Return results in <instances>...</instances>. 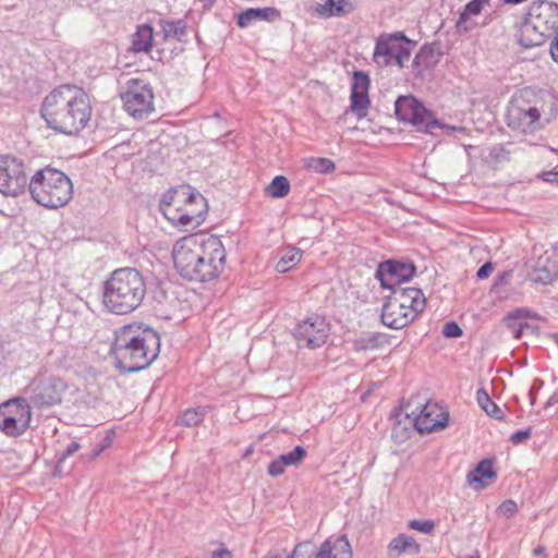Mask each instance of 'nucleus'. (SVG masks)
<instances>
[{
  "label": "nucleus",
  "mask_w": 558,
  "mask_h": 558,
  "mask_svg": "<svg viewBox=\"0 0 558 558\" xmlns=\"http://www.w3.org/2000/svg\"><path fill=\"white\" fill-rule=\"evenodd\" d=\"M178 274L194 282L210 281L222 272L226 250L219 236L198 232L182 236L172 248Z\"/></svg>",
  "instance_id": "nucleus-1"
},
{
  "label": "nucleus",
  "mask_w": 558,
  "mask_h": 558,
  "mask_svg": "<svg viewBox=\"0 0 558 558\" xmlns=\"http://www.w3.org/2000/svg\"><path fill=\"white\" fill-rule=\"evenodd\" d=\"M39 112L49 129L65 135H77L90 120L92 106L82 88L64 84L45 96Z\"/></svg>",
  "instance_id": "nucleus-2"
},
{
  "label": "nucleus",
  "mask_w": 558,
  "mask_h": 558,
  "mask_svg": "<svg viewBox=\"0 0 558 558\" xmlns=\"http://www.w3.org/2000/svg\"><path fill=\"white\" fill-rule=\"evenodd\" d=\"M147 292L144 276L135 268H120L102 283V305L112 314L126 315L142 304Z\"/></svg>",
  "instance_id": "nucleus-3"
},
{
  "label": "nucleus",
  "mask_w": 558,
  "mask_h": 558,
  "mask_svg": "<svg viewBox=\"0 0 558 558\" xmlns=\"http://www.w3.org/2000/svg\"><path fill=\"white\" fill-rule=\"evenodd\" d=\"M27 191L38 205L57 209L70 202L73 195V185L64 172L46 167L37 170L31 177Z\"/></svg>",
  "instance_id": "nucleus-4"
},
{
  "label": "nucleus",
  "mask_w": 558,
  "mask_h": 558,
  "mask_svg": "<svg viewBox=\"0 0 558 558\" xmlns=\"http://www.w3.org/2000/svg\"><path fill=\"white\" fill-rule=\"evenodd\" d=\"M542 98L532 89L524 88L514 94L509 101L506 121L514 131L530 134L541 128Z\"/></svg>",
  "instance_id": "nucleus-5"
},
{
  "label": "nucleus",
  "mask_w": 558,
  "mask_h": 558,
  "mask_svg": "<svg viewBox=\"0 0 558 558\" xmlns=\"http://www.w3.org/2000/svg\"><path fill=\"white\" fill-rule=\"evenodd\" d=\"M395 114L401 122L412 124L417 132L435 134L436 129L442 133L464 132L463 126H452L438 120L432 110L427 109L418 99L409 95L399 96L395 101Z\"/></svg>",
  "instance_id": "nucleus-6"
},
{
  "label": "nucleus",
  "mask_w": 558,
  "mask_h": 558,
  "mask_svg": "<svg viewBox=\"0 0 558 558\" xmlns=\"http://www.w3.org/2000/svg\"><path fill=\"white\" fill-rule=\"evenodd\" d=\"M69 386L60 376L41 367L25 388L27 403L37 410H47L61 404Z\"/></svg>",
  "instance_id": "nucleus-7"
},
{
  "label": "nucleus",
  "mask_w": 558,
  "mask_h": 558,
  "mask_svg": "<svg viewBox=\"0 0 558 558\" xmlns=\"http://www.w3.org/2000/svg\"><path fill=\"white\" fill-rule=\"evenodd\" d=\"M161 340L157 330L151 327L141 336L136 347L123 350L114 359V366L121 373H136L147 368L160 352Z\"/></svg>",
  "instance_id": "nucleus-8"
},
{
  "label": "nucleus",
  "mask_w": 558,
  "mask_h": 558,
  "mask_svg": "<svg viewBox=\"0 0 558 558\" xmlns=\"http://www.w3.org/2000/svg\"><path fill=\"white\" fill-rule=\"evenodd\" d=\"M415 46L416 41L403 32L383 33L376 39L373 60L381 66L397 65L402 69Z\"/></svg>",
  "instance_id": "nucleus-9"
},
{
  "label": "nucleus",
  "mask_w": 558,
  "mask_h": 558,
  "mask_svg": "<svg viewBox=\"0 0 558 558\" xmlns=\"http://www.w3.org/2000/svg\"><path fill=\"white\" fill-rule=\"evenodd\" d=\"M123 109L134 119H146L155 111L154 88L147 81L135 77L125 82L120 92Z\"/></svg>",
  "instance_id": "nucleus-10"
},
{
  "label": "nucleus",
  "mask_w": 558,
  "mask_h": 558,
  "mask_svg": "<svg viewBox=\"0 0 558 558\" xmlns=\"http://www.w3.org/2000/svg\"><path fill=\"white\" fill-rule=\"evenodd\" d=\"M32 407L24 397H14L0 403V432L9 437H20L31 426Z\"/></svg>",
  "instance_id": "nucleus-11"
},
{
  "label": "nucleus",
  "mask_w": 558,
  "mask_h": 558,
  "mask_svg": "<svg viewBox=\"0 0 558 558\" xmlns=\"http://www.w3.org/2000/svg\"><path fill=\"white\" fill-rule=\"evenodd\" d=\"M24 161L13 155H0V193L16 197L28 190Z\"/></svg>",
  "instance_id": "nucleus-12"
},
{
  "label": "nucleus",
  "mask_w": 558,
  "mask_h": 558,
  "mask_svg": "<svg viewBox=\"0 0 558 558\" xmlns=\"http://www.w3.org/2000/svg\"><path fill=\"white\" fill-rule=\"evenodd\" d=\"M330 333V324L324 316L311 315L300 320L293 331L299 348L317 349L324 345Z\"/></svg>",
  "instance_id": "nucleus-13"
},
{
  "label": "nucleus",
  "mask_w": 558,
  "mask_h": 558,
  "mask_svg": "<svg viewBox=\"0 0 558 558\" xmlns=\"http://www.w3.org/2000/svg\"><path fill=\"white\" fill-rule=\"evenodd\" d=\"M415 275L416 266L413 260L391 258L378 264L375 277L381 288L389 290L412 280Z\"/></svg>",
  "instance_id": "nucleus-14"
},
{
  "label": "nucleus",
  "mask_w": 558,
  "mask_h": 558,
  "mask_svg": "<svg viewBox=\"0 0 558 558\" xmlns=\"http://www.w3.org/2000/svg\"><path fill=\"white\" fill-rule=\"evenodd\" d=\"M369 87L371 78L368 73L362 70L354 71L351 82L350 106L345 109L344 114L351 111L359 120L367 116V110L371 106Z\"/></svg>",
  "instance_id": "nucleus-15"
},
{
  "label": "nucleus",
  "mask_w": 558,
  "mask_h": 558,
  "mask_svg": "<svg viewBox=\"0 0 558 558\" xmlns=\"http://www.w3.org/2000/svg\"><path fill=\"white\" fill-rule=\"evenodd\" d=\"M421 412L414 417V427L420 434L444 429L449 423V412L429 402L420 405Z\"/></svg>",
  "instance_id": "nucleus-16"
},
{
  "label": "nucleus",
  "mask_w": 558,
  "mask_h": 558,
  "mask_svg": "<svg viewBox=\"0 0 558 558\" xmlns=\"http://www.w3.org/2000/svg\"><path fill=\"white\" fill-rule=\"evenodd\" d=\"M527 16L535 20V24L547 35L553 37L558 31V3L548 0L533 2L527 11Z\"/></svg>",
  "instance_id": "nucleus-17"
},
{
  "label": "nucleus",
  "mask_w": 558,
  "mask_h": 558,
  "mask_svg": "<svg viewBox=\"0 0 558 558\" xmlns=\"http://www.w3.org/2000/svg\"><path fill=\"white\" fill-rule=\"evenodd\" d=\"M417 315L411 310L401 307L388 296H385L380 313V322L390 329H402L410 325Z\"/></svg>",
  "instance_id": "nucleus-18"
},
{
  "label": "nucleus",
  "mask_w": 558,
  "mask_h": 558,
  "mask_svg": "<svg viewBox=\"0 0 558 558\" xmlns=\"http://www.w3.org/2000/svg\"><path fill=\"white\" fill-rule=\"evenodd\" d=\"M389 290L391 293L387 296L401 307L413 311L415 315L421 314L425 310L426 299L421 289L414 287L403 288L400 286Z\"/></svg>",
  "instance_id": "nucleus-19"
},
{
  "label": "nucleus",
  "mask_w": 558,
  "mask_h": 558,
  "mask_svg": "<svg viewBox=\"0 0 558 558\" xmlns=\"http://www.w3.org/2000/svg\"><path fill=\"white\" fill-rule=\"evenodd\" d=\"M148 326L142 324H132L121 327L114 333V340L111 343L110 352L113 357L123 350H131L138 343L141 336L145 333Z\"/></svg>",
  "instance_id": "nucleus-20"
},
{
  "label": "nucleus",
  "mask_w": 558,
  "mask_h": 558,
  "mask_svg": "<svg viewBox=\"0 0 558 558\" xmlns=\"http://www.w3.org/2000/svg\"><path fill=\"white\" fill-rule=\"evenodd\" d=\"M497 478V472L494 469L492 459L481 460L466 474V484L474 490H482L494 483Z\"/></svg>",
  "instance_id": "nucleus-21"
},
{
  "label": "nucleus",
  "mask_w": 558,
  "mask_h": 558,
  "mask_svg": "<svg viewBox=\"0 0 558 558\" xmlns=\"http://www.w3.org/2000/svg\"><path fill=\"white\" fill-rule=\"evenodd\" d=\"M281 19V11L275 7L248 8L235 15L236 26L246 28L255 22L274 23Z\"/></svg>",
  "instance_id": "nucleus-22"
},
{
  "label": "nucleus",
  "mask_w": 558,
  "mask_h": 558,
  "mask_svg": "<svg viewBox=\"0 0 558 558\" xmlns=\"http://www.w3.org/2000/svg\"><path fill=\"white\" fill-rule=\"evenodd\" d=\"M192 201H198L203 203V195L189 184L173 186L162 193L159 199L158 209L174 205L187 204Z\"/></svg>",
  "instance_id": "nucleus-23"
},
{
  "label": "nucleus",
  "mask_w": 558,
  "mask_h": 558,
  "mask_svg": "<svg viewBox=\"0 0 558 558\" xmlns=\"http://www.w3.org/2000/svg\"><path fill=\"white\" fill-rule=\"evenodd\" d=\"M517 37L519 45L524 48L542 46L547 39L553 38L551 35H547V32L538 28L535 20L527 16V13L520 25Z\"/></svg>",
  "instance_id": "nucleus-24"
},
{
  "label": "nucleus",
  "mask_w": 558,
  "mask_h": 558,
  "mask_svg": "<svg viewBox=\"0 0 558 558\" xmlns=\"http://www.w3.org/2000/svg\"><path fill=\"white\" fill-rule=\"evenodd\" d=\"M306 456V449L301 445H296L292 451L282 453L272 460L267 466V473L272 477L282 475L286 468L299 466Z\"/></svg>",
  "instance_id": "nucleus-25"
},
{
  "label": "nucleus",
  "mask_w": 558,
  "mask_h": 558,
  "mask_svg": "<svg viewBox=\"0 0 558 558\" xmlns=\"http://www.w3.org/2000/svg\"><path fill=\"white\" fill-rule=\"evenodd\" d=\"M523 318L542 320V316L539 314L525 307L515 308L502 318L505 326L512 332L513 338L517 340L522 338L525 327H530L529 323L521 322Z\"/></svg>",
  "instance_id": "nucleus-26"
},
{
  "label": "nucleus",
  "mask_w": 558,
  "mask_h": 558,
  "mask_svg": "<svg viewBox=\"0 0 558 558\" xmlns=\"http://www.w3.org/2000/svg\"><path fill=\"white\" fill-rule=\"evenodd\" d=\"M437 43L424 44L421 46L412 62L413 70L417 73H423L424 71L434 68L439 61L438 56H440L437 51Z\"/></svg>",
  "instance_id": "nucleus-27"
},
{
  "label": "nucleus",
  "mask_w": 558,
  "mask_h": 558,
  "mask_svg": "<svg viewBox=\"0 0 558 558\" xmlns=\"http://www.w3.org/2000/svg\"><path fill=\"white\" fill-rule=\"evenodd\" d=\"M389 343V336L383 332H362L353 340L355 351L376 350Z\"/></svg>",
  "instance_id": "nucleus-28"
},
{
  "label": "nucleus",
  "mask_w": 558,
  "mask_h": 558,
  "mask_svg": "<svg viewBox=\"0 0 558 558\" xmlns=\"http://www.w3.org/2000/svg\"><path fill=\"white\" fill-rule=\"evenodd\" d=\"M159 26L163 34V40L175 38L178 41L185 43L187 36V23L184 19L179 20H159Z\"/></svg>",
  "instance_id": "nucleus-29"
},
{
  "label": "nucleus",
  "mask_w": 558,
  "mask_h": 558,
  "mask_svg": "<svg viewBox=\"0 0 558 558\" xmlns=\"http://www.w3.org/2000/svg\"><path fill=\"white\" fill-rule=\"evenodd\" d=\"M154 29L150 24L137 26L136 32L132 35V50L136 53L148 52L153 47Z\"/></svg>",
  "instance_id": "nucleus-30"
},
{
  "label": "nucleus",
  "mask_w": 558,
  "mask_h": 558,
  "mask_svg": "<svg viewBox=\"0 0 558 558\" xmlns=\"http://www.w3.org/2000/svg\"><path fill=\"white\" fill-rule=\"evenodd\" d=\"M390 551H396L397 556L401 554L417 555L421 551V545L412 537L407 534H399L392 538L388 545Z\"/></svg>",
  "instance_id": "nucleus-31"
},
{
  "label": "nucleus",
  "mask_w": 558,
  "mask_h": 558,
  "mask_svg": "<svg viewBox=\"0 0 558 558\" xmlns=\"http://www.w3.org/2000/svg\"><path fill=\"white\" fill-rule=\"evenodd\" d=\"M352 11L353 4L349 0H326L317 8V12L325 17L343 16Z\"/></svg>",
  "instance_id": "nucleus-32"
},
{
  "label": "nucleus",
  "mask_w": 558,
  "mask_h": 558,
  "mask_svg": "<svg viewBox=\"0 0 558 558\" xmlns=\"http://www.w3.org/2000/svg\"><path fill=\"white\" fill-rule=\"evenodd\" d=\"M186 208H183V215H187L191 217L190 226L192 228H197L201 226L207 215L208 205L206 198L203 196V203L198 201H192L187 204H183Z\"/></svg>",
  "instance_id": "nucleus-33"
},
{
  "label": "nucleus",
  "mask_w": 558,
  "mask_h": 558,
  "mask_svg": "<svg viewBox=\"0 0 558 558\" xmlns=\"http://www.w3.org/2000/svg\"><path fill=\"white\" fill-rule=\"evenodd\" d=\"M303 251L298 247L289 246L281 253L280 259L276 264V270L280 274L288 272L296 266L302 259Z\"/></svg>",
  "instance_id": "nucleus-34"
},
{
  "label": "nucleus",
  "mask_w": 558,
  "mask_h": 558,
  "mask_svg": "<svg viewBox=\"0 0 558 558\" xmlns=\"http://www.w3.org/2000/svg\"><path fill=\"white\" fill-rule=\"evenodd\" d=\"M290 181L286 175H276L265 189L267 196L271 198H283L290 192Z\"/></svg>",
  "instance_id": "nucleus-35"
},
{
  "label": "nucleus",
  "mask_w": 558,
  "mask_h": 558,
  "mask_svg": "<svg viewBox=\"0 0 558 558\" xmlns=\"http://www.w3.org/2000/svg\"><path fill=\"white\" fill-rule=\"evenodd\" d=\"M159 211L174 227L190 226L191 217L187 215H183L182 205H174V206H169V207H165V208H159Z\"/></svg>",
  "instance_id": "nucleus-36"
},
{
  "label": "nucleus",
  "mask_w": 558,
  "mask_h": 558,
  "mask_svg": "<svg viewBox=\"0 0 558 558\" xmlns=\"http://www.w3.org/2000/svg\"><path fill=\"white\" fill-rule=\"evenodd\" d=\"M485 161L493 166L510 161V151L502 144L495 145L488 149Z\"/></svg>",
  "instance_id": "nucleus-37"
},
{
  "label": "nucleus",
  "mask_w": 558,
  "mask_h": 558,
  "mask_svg": "<svg viewBox=\"0 0 558 558\" xmlns=\"http://www.w3.org/2000/svg\"><path fill=\"white\" fill-rule=\"evenodd\" d=\"M205 412L202 408L185 410L179 417V424L186 427L197 426L204 421Z\"/></svg>",
  "instance_id": "nucleus-38"
},
{
  "label": "nucleus",
  "mask_w": 558,
  "mask_h": 558,
  "mask_svg": "<svg viewBox=\"0 0 558 558\" xmlns=\"http://www.w3.org/2000/svg\"><path fill=\"white\" fill-rule=\"evenodd\" d=\"M331 546L332 550H336L333 558H353L352 548L347 534L338 536L335 542H331Z\"/></svg>",
  "instance_id": "nucleus-39"
},
{
  "label": "nucleus",
  "mask_w": 558,
  "mask_h": 558,
  "mask_svg": "<svg viewBox=\"0 0 558 558\" xmlns=\"http://www.w3.org/2000/svg\"><path fill=\"white\" fill-rule=\"evenodd\" d=\"M409 527L424 534H429L435 529V522L433 520L413 519L409 522Z\"/></svg>",
  "instance_id": "nucleus-40"
},
{
  "label": "nucleus",
  "mask_w": 558,
  "mask_h": 558,
  "mask_svg": "<svg viewBox=\"0 0 558 558\" xmlns=\"http://www.w3.org/2000/svg\"><path fill=\"white\" fill-rule=\"evenodd\" d=\"M313 168L317 173L328 174L335 171L336 166L331 159L317 158L314 160Z\"/></svg>",
  "instance_id": "nucleus-41"
},
{
  "label": "nucleus",
  "mask_w": 558,
  "mask_h": 558,
  "mask_svg": "<svg viewBox=\"0 0 558 558\" xmlns=\"http://www.w3.org/2000/svg\"><path fill=\"white\" fill-rule=\"evenodd\" d=\"M463 335V329L454 320L445 323L442 327V336L445 338H460Z\"/></svg>",
  "instance_id": "nucleus-42"
},
{
  "label": "nucleus",
  "mask_w": 558,
  "mask_h": 558,
  "mask_svg": "<svg viewBox=\"0 0 558 558\" xmlns=\"http://www.w3.org/2000/svg\"><path fill=\"white\" fill-rule=\"evenodd\" d=\"M497 511L506 518H512L518 512L517 502L512 499H506L499 505Z\"/></svg>",
  "instance_id": "nucleus-43"
},
{
  "label": "nucleus",
  "mask_w": 558,
  "mask_h": 558,
  "mask_svg": "<svg viewBox=\"0 0 558 558\" xmlns=\"http://www.w3.org/2000/svg\"><path fill=\"white\" fill-rule=\"evenodd\" d=\"M558 278L557 274L550 272L547 268H538L536 269V277L534 278V282L542 284H550Z\"/></svg>",
  "instance_id": "nucleus-44"
},
{
  "label": "nucleus",
  "mask_w": 558,
  "mask_h": 558,
  "mask_svg": "<svg viewBox=\"0 0 558 558\" xmlns=\"http://www.w3.org/2000/svg\"><path fill=\"white\" fill-rule=\"evenodd\" d=\"M313 547V543L311 541L301 542L295 545L292 553L288 558H305L308 556V550Z\"/></svg>",
  "instance_id": "nucleus-45"
},
{
  "label": "nucleus",
  "mask_w": 558,
  "mask_h": 558,
  "mask_svg": "<svg viewBox=\"0 0 558 558\" xmlns=\"http://www.w3.org/2000/svg\"><path fill=\"white\" fill-rule=\"evenodd\" d=\"M513 275V270H504L502 272L498 274L494 280V283L490 288V292L497 293L498 289L505 284L508 283V281L511 279Z\"/></svg>",
  "instance_id": "nucleus-46"
},
{
  "label": "nucleus",
  "mask_w": 558,
  "mask_h": 558,
  "mask_svg": "<svg viewBox=\"0 0 558 558\" xmlns=\"http://www.w3.org/2000/svg\"><path fill=\"white\" fill-rule=\"evenodd\" d=\"M332 557V546L331 538H327L323 542L320 547L314 555H308V558H331Z\"/></svg>",
  "instance_id": "nucleus-47"
},
{
  "label": "nucleus",
  "mask_w": 558,
  "mask_h": 558,
  "mask_svg": "<svg viewBox=\"0 0 558 558\" xmlns=\"http://www.w3.org/2000/svg\"><path fill=\"white\" fill-rule=\"evenodd\" d=\"M485 4H489V0H471L464 5L465 13L469 15H478Z\"/></svg>",
  "instance_id": "nucleus-48"
},
{
  "label": "nucleus",
  "mask_w": 558,
  "mask_h": 558,
  "mask_svg": "<svg viewBox=\"0 0 558 558\" xmlns=\"http://www.w3.org/2000/svg\"><path fill=\"white\" fill-rule=\"evenodd\" d=\"M532 435V427H527L525 429H519L511 434L510 441L514 445L521 444L524 440L529 439Z\"/></svg>",
  "instance_id": "nucleus-49"
},
{
  "label": "nucleus",
  "mask_w": 558,
  "mask_h": 558,
  "mask_svg": "<svg viewBox=\"0 0 558 558\" xmlns=\"http://www.w3.org/2000/svg\"><path fill=\"white\" fill-rule=\"evenodd\" d=\"M485 413L497 421H506L504 411L494 401L485 409Z\"/></svg>",
  "instance_id": "nucleus-50"
},
{
  "label": "nucleus",
  "mask_w": 558,
  "mask_h": 558,
  "mask_svg": "<svg viewBox=\"0 0 558 558\" xmlns=\"http://www.w3.org/2000/svg\"><path fill=\"white\" fill-rule=\"evenodd\" d=\"M80 448L81 445L77 441L73 440L66 446V448L63 451L57 453V457L60 459V461H65L69 457L77 452Z\"/></svg>",
  "instance_id": "nucleus-51"
},
{
  "label": "nucleus",
  "mask_w": 558,
  "mask_h": 558,
  "mask_svg": "<svg viewBox=\"0 0 558 558\" xmlns=\"http://www.w3.org/2000/svg\"><path fill=\"white\" fill-rule=\"evenodd\" d=\"M494 270V264L492 262L484 263L476 271V278L478 280L486 279L490 276Z\"/></svg>",
  "instance_id": "nucleus-52"
},
{
  "label": "nucleus",
  "mask_w": 558,
  "mask_h": 558,
  "mask_svg": "<svg viewBox=\"0 0 558 558\" xmlns=\"http://www.w3.org/2000/svg\"><path fill=\"white\" fill-rule=\"evenodd\" d=\"M476 400H477V403L478 405L485 411V409H487V407L490 404V402L493 401L489 397V395L486 392V390L484 388H480L476 392Z\"/></svg>",
  "instance_id": "nucleus-53"
},
{
  "label": "nucleus",
  "mask_w": 558,
  "mask_h": 558,
  "mask_svg": "<svg viewBox=\"0 0 558 558\" xmlns=\"http://www.w3.org/2000/svg\"><path fill=\"white\" fill-rule=\"evenodd\" d=\"M113 435L114 433L113 432H109L107 433L106 436H104L99 442H97L95 446L98 448V450H100L101 452H104L106 449H108L109 447H111L112 442H113Z\"/></svg>",
  "instance_id": "nucleus-54"
},
{
  "label": "nucleus",
  "mask_w": 558,
  "mask_h": 558,
  "mask_svg": "<svg viewBox=\"0 0 558 558\" xmlns=\"http://www.w3.org/2000/svg\"><path fill=\"white\" fill-rule=\"evenodd\" d=\"M539 178L547 183L558 185V170L544 171L542 174H539Z\"/></svg>",
  "instance_id": "nucleus-55"
},
{
  "label": "nucleus",
  "mask_w": 558,
  "mask_h": 558,
  "mask_svg": "<svg viewBox=\"0 0 558 558\" xmlns=\"http://www.w3.org/2000/svg\"><path fill=\"white\" fill-rule=\"evenodd\" d=\"M102 452L100 450H98V448L96 446H94L89 451L87 452H84L82 456H81V459L84 461V462H92L94 461L95 459H97Z\"/></svg>",
  "instance_id": "nucleus-56"
},
{
  "label": "nucleus",
  "mask_w": 558,
  "mask_h": 558,
  "mask_svg": "<svg viewBox=\"0 0 558 558\" xmlns=\"http://www.w3.org/2000/svg\"><path fill=\"white\" fill-rule=\"evenodd\" d=\"M470 15L468 13H465V10L463 9V11L460 13L458 20H457V23H456V27L459 29V31H464V32H468L470 28L465 25V22L468 20Z\"/></svg>",
  "instance_id": "nucleus-57"
},
{
  "label": "nucleus",
  "mask_w": 558,
  "mask_h": 558,
  "mask_svg": "<svg viewBox=\"0 0 558 558\" xmlns=\"http://www.w3.org/2000/svg\"><path fill=\"white\" fill-rule=\"evenodd\" d=\"M543 385H544L543 380H541V379H535L534 380V384H533L532 388L529 391L530 403L532 405H534L535 402H536V393H537L536 386H538V388H541Z\"/></svg>",
  "instance_id": "nucleus-58"
},
{
  "label": "nucleus",
  "mask_w": 558,
  "mask_h": 558,
  "mask_svg": "<svg viewBox=\"0 0 558 558\" xmlns=\"http://www.w3.org/2000/svg\"><path fill=\"white\" fill-rule=\"evenodd\" d=\"M211 558H232V553L226 547H220L211 553Z\"/></svg>",
  "instance_id": "nucleus-59"
},
{
  "label": "nucleus",
  "mask_w": 558,
  "mask_h": 558,
  "mask_svg": "<svg viewBox=\"0 0 558 558\" xmlns=\"http://www.w3.org/2000/svg\"><path fill=\"white\" fill-rule=\"evenodd\" d=\"M549 52L555 62L558 63V36L553 37V40L550 43Z\"/></svg>",
  "instance_id": "nucleus-60"
},
{
  "label": "nucleus",
  "mask_w": 558,
  "mask_h": 558,
  "mask_svg": "<svg viewBox=\"0 0 558 558\" xmlns=\"http://www.w3.org/2000/svg\"><path fill=\"white\" fill-rule=\"evenodd\" d=\"M558 403V389L554 391V393L548 398V400L544 403L543 409L547 410L550 407Z\"/></svg>",
  "instance_id": "nucleus-61"
},
{
  "label": "nucleus",
  "mask_w": 558,
  "mask_h": 558,
  "mask_svg": "<svg viewBox=\"0 0 558 558\" xmlns=\"http://www.w3.org/2000/svg\"><path fill=\"white\" fill-rule=\"evenodd\" d=\"M154 299L158 302V303H162L166 299H167V293L166 291H163L162 289H159L158 291L155 292L154 294Z\"/></svg>",
  "instance_id": "nucleus-62"
},
{
  "label": "nucleus",
  "mask_w": 558,
  "mask_h": 558,
  "mask_svg": "<svg viewBox=\"0 0 558 558\" xmlns=\"http://www.w3.org/2000/svg\"><path fill=\"white\" fill-rule=\"evenodd\" d=\"M534 556L546 558V548L544 546H537L533 550Z\"/></svg>",
  "instance_id": "nucleus-63"
},
{
  "label": "nucleus",
  "mask_w": 558,
  "mask_h": 558,
  "mask_svg": "<svg viewBox=\"0 0 558 558\" xmlns=\"http://www.w3.org/2000/svg\"><path fill=\"white\" fill-rule=\"evenodd\" d=\"M64 461H60V459L57 457V463L53 469V475L57 476L61 473V465Z\"/></svg>",
  "instance_id": "nucleus-64"
}]
</instances>
